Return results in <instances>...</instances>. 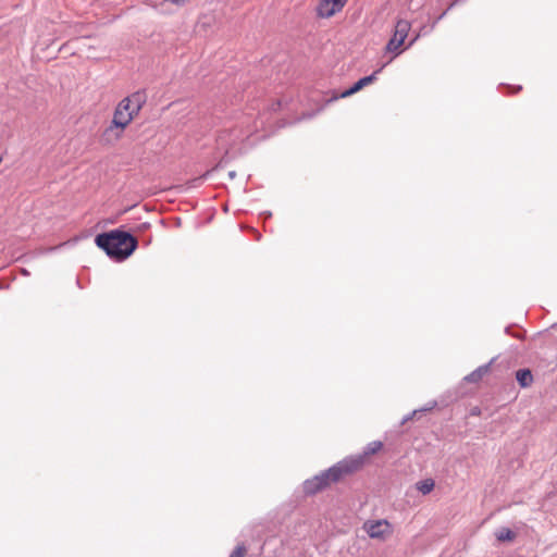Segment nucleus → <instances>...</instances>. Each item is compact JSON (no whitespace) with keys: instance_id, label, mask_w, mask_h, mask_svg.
Wrapping results in <instances>:
<instances>
[{"instance_id":"4","label":"nucleus","mask_w":557,"mask_h":557,"mask_svg":"<svg viewBox=\"0 0 557 557\" xmlns=\"http://www.w3.org/2000/svg\"><path fill=\"white\" fill-rule=\"evenodd\" d=\"M363 529L371 539L382 541L388 537L393 532L391 523L385 519L369 520L364 522Z\"/></svg>"},{"instance_id":"3","label":"nucleus","mask_w":557,"mask_h":557,"mask_svg":"<svg viewBox=\"0 0 557 557\" xmlns=\"http://www.w3.org/2000/svg\"><path fill=\"white\" fill-rule=\"evenodd\" d=\"M410 29L411 23L409 21L398 20L395 24L394 34L386 45V51L399 55L403 52L401 46L405 44Z\"/></svg>"},{"instance_id":"21","label":"nucleus","mask_w":557,"mask_h":557,"mask_svg":"<svg viewBox=\"0 0 557 557\" xmlns=\"http://www.w3.org/2000/svg\"><path fill=\"white\" fill-rule=\"evenodd\" d=\"M228 175H230V177H232V178H233V177L235 176V172H234V171H231V172L228 173Z\"/></svg>"},{"instance_id":"1","label":"nucleus","mask_w":557,"mask_h":557,"mask_svg":"<svg viewBox=\"0 0 557 557\" xmlns=\"http://www.w3.org/2000/svg\"><path fill=\"white\" fill-rule=\"evenodd\" d=\"M95 243L109 258L117 262L126 260L138 246L136 237L121 230L98 234Z\"/></svg>"},{"instance_id":"11","label":"nucleus","mask_w":557,"mask_h":557,"mask_svg":"<svg viewBox=\"0 0 557 557\" xmlns=\"http://www.w3.org/2000/svg\"><path fill=\"white\" fill-rule=\"evenodd\" d=\"M490 366H481L474 371H472L470 374H468L465 380L469 383H476L479 382L485 373H487Z\"/></svg>"},{"instance_id":"9","label":"nucleus","mask_w":557,"mask_h":557,"mask_svg":"<svg viewBox=\"0 0 557 557\" xmlns=\"http://www.w3.org/2000/svg\"><path fill=\"white\" fill-rule=\"evenodd\" d=\"M337 13L335 10V5L330 2V0H321L317 7V14L320 17H331Z\"/></svg>"},{"instance_id":"6","label":"nucleus","mask_w":557,"mask_h":557,"mask_svg":"<svg viewBox=\"0 0 557 557\" xmlns=\"http://www.w3.org/2000/svg\"><path fill=\"white\" fill-rule=\"evenodd\" d=\"M382 69H379L374 71L371 75L364 76L357 81L350 88L344 90L339 96L334 97L333 99L338 98H346L349 97L359 90H361L363 87L368 86L369 84L373 83L376 79V74L381 72Z\"/></svg>"},{"instance_id":"22","label":"nucleus","mask_w":557,"mask_h":557,"mask_svg":"<svg viewBox=\"0 0 557 557\" xmlns=\"http://www.w3.org/2000/svg\"><path fill=\"white\" fill-rule=\"evenodd\" d=\"M521 88H522L521 86H517L516 90H521Z\"/></svg>"},{"instance_id":"13","label":"nucleus","mask_w":557,"mask_h":557,"mask_svg":"<svg viewBox=\"0 0 557 557\" xmlns=\"http://www.w3.org/2000/svg\"><path fill=\"white\" fill-rule=\"evenodd\" d=\"M383 444L380 441H374L368 444L366 454H375L382 448Z\"/></svg>"},{"instance_id":"7","label":"nucleus","mask_w":557,"mask_h":557,"mask_svg":"<svg viewBox=\"0 0 557 557\" xmlns=\"http://www.w3.org/2000/svg\"><path fill=\"white\" fill-rule=\"evenodd\" d=\"M124 100L129 104L132 108V112H136V114L140 111L143 106L147 101V95L145 90H138L133 92L131 96L124 98Z\"/></svg>"},{"instance_id":"18","label":"nucleus","mask_w":557,"mask_h":557,"mask_svg":"<svg viewBox=\"0 0 557 557\" xmlns=\"http://www.w3.org/2000/svg\"><path fill=\"white\" fill-rule=\"evenodd\" d=\"M419 32H428V34H429V33H431L430 32V26L423 25V26L420 27Z\"/></svg>"},{"instance_id":"12","label":"nucleus","mask_w":557,"mask_h":557,"mask_svg":"<svg viewBox=\"0 0 557 557\" xmlns=\"http://www.w3.org/2000/svg\"><path fill=\"white\" fill-rule=\"evenodd\" d=\"M417 488L423 495L429 494L434 488V481L432 479H425L417 483Z\"/></svg>"},{"instance_id":"17","label":"nucleus","mask_w":557,"mask_h":557,"mask_svg":"<svg viewBox=\"0 0 557 557\" xmlns=\"http://www.w3.org/2000/svg\"><path fill=\"white\" fill-rule=\"evenodd\" d=\"M440 21H441V20H438V17H436V18L433 21V23H432V24H431V26H430V32H432V30L435 28L436 24H437Z\"/></svg>"},{"instance_id":"5","label":"nucleus","mask_w":557,"mask_h":557,"mask_svg":"<svg viewBox=\"0 0 557 557\" xmlns=\"http://www.w3.org/2000/svg\"><path fill=\"white\" fill-rule=\"evenodd\" d=\"M136 112H132L129 104L123 99L116 107L112 124L120 128H125L133 120Z\"/></svg>"},{"instance_id":"14","label":"nucleus","mask_w":557,"mask_h":557,"mask_svg":"<svg viewBox=\"0 0 557 557\" xmlns=\"http://www.w3.org/2000/svg\"><path fill=\"white\" fill-rule=\"evenodd\" d=\"M246 554V547L244 544H239L235 547V549L232 552L230 557H245Z\"/></svg>"},{"instance_id":"15","label":"nucleus","mask_w":557,"mask_h":557,"mask_svg":"<svg viewBox=\"0 0 557 557\" xmlns=\"http://www.w3.org/2000/svg\"><path fill=\"white\" fill-rule=\"evenodd\" d=\"M428 35V32H417L413 34L412 38L407 44L406 48L411 47L421 36Z\"/></svg>"},{"instance_id":"23","label":"nucleus","mask_w":557,"mask_h":557,"mask_svg":"<svg viewBox=\"0 0 557 557\" xmlns=\"http://www.w3.org/2000/svg\"><path fill=\"white\" fill-rule=\"evenodd\" d=\"M505 332H506L507 334H509V327H506V329H505Z\"/></svg>"},{"instance_id":"2","label":"nucleus","mask_w":557,"mask_h":557,"mask_svg":"<svg viewBox=\"0 0 557 557\" xmlns=\"http://www.w3.org/2000/svg\"><path fill=\"white\" fill-rule=\"evenodd\" d=\"M360 458L344 459L336 465L332 466L325 471L308 479L304 482V492L307 495H313L331 483L339 481L345 474L351 473L361 466Z\"/></svg>"},{"instance_id":"8","label":"nucleus","mask_w":557,"mask_h":557,"mask_svg":"<svg viewBox=\"0 0 557 557\" xmlns=\"http://www.w3.org/2000/svg\"><path fill=\"white\" fill-rule=\"evenodd\" d=\"M516 380L518 384L522 387H529L533 382V374L530 369H519L516 372Z\"/></svg>"},{"instance_id":"19","label":"nucleus","mask_w":557,"mask_h":557,"mask_svg":"<svg viewBox=\"0 0 557 557\" xmlns=\"http://www.w3.org/2000/svg\"><path fill=\"white\" fill-rule=\"evenodd\" d=\"M459 2V0H454L449 7L447 8V10L449 11L450 9H453L457 3Z\"/></svg>"},{"instance_id":"16","label":"nucleus","mask_w":557,"mask_h":557,"mask_svg":"<svg viewBox=\"0 0 557 557\" xmlns=\"http://www.w3.org/2000/svg\"><path fill=\"white\" fill-rule=\"evenodd\" d=\"M332 4L335 5V10L339 12L344 5L346 4L347 0H330Z\"/></svg>"},{"instance_id":"10","label":"nucleus","mask_w":557,"mask_h":557,"mask_svg":"<svg viewBox=\"0 0 557 557\" xmlns=\"http://www.w3.org/2000/svg\"><path fill=\"white\" fill-rule=\"evenodd\" d=\"M495 536L499 542H511L516 539V533L509 528L503 527L496 530Z\"/></svg>"},{"instance_id":"20","label":"nucleus","mask_w":557,"mask_h":557,"mask_svg":"<svg viewBox=\"0 0 557 557\" xmlns=\"http://www.w3.org/2000/svg\"><path fill=\"white\" fill-rule=\"evenodd\" d=\"M448 10L446 9L442 14H440L437 17L438 20H442L446 14H447Z\"/></svg>"}]
</instances>
